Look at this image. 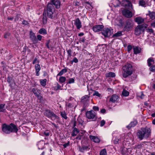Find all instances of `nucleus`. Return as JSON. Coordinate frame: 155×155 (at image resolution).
Listing matches in <instances>:
<instances>
[{
    "label": "nucleus",
    "instance_id": "nucleus-37",
    "mask_svg": "<svg viewBox=\"0 0 155 155\" xmlns=\"http://www.w3.org/2000/svg\"><path fill=\"white\" fill-rule=\"evenodd\" d=\"M47 81V80L45 79L41 80H40V82L41 85L42 86H45L46 85V82Z\"/></svg>",
    "mask_w": 155,
    "mask_h": 155
},
{
    "label": "nucleus",
    "instance_id": "nucleus-39",
    "mask_svg": "<svg viewBox=\"0 0 155 155\" xmlns=\"http://www.w3.org/2000/svg\"><path fill=\"white\" fill-rule=\"evenodd\" d=\"M106 150L105 149H104L101 150L100 152V155H107Z\"/></svg>",
    "mask_w": 155,
    "mask_h": 155
},
{
    "label": "nucleus",
    "instance_id": "nucleus-40",
    "mask_svg": "<svg viewBox=\"0 0 155 155\" xmlns=\"http://www.w3.org/2000/svg\"><path fill=\"white\" fill-rule=\"evenodd\" d=\"M5 110V104H0V112H4Z\"/></svg>",
    "mask_w": 155,
    "mask_h": 155
},
{
    "label": "nucleus",
    "instance_id": "nucleus-55",
    "mask_svg": "<svg viewBox=\"0 0 155 155\" xmlns=\"http://www.w3.org/2000/svg\"><path fill=\"white\" fill-rule=\"evenodd\" d=\"M70 142L68 141L67 143L64 144H63V146L64 148H66L69 145Z\"/></svg>",
    "mask_w": 155,
    "mask_h": 155
},
{
    "label": "nucleus",
    "instance_id": "nucleus-19",
    "mask_svg": "<svg viewBox=\"0 0 155 155\" xmlns=\"http://www.w3.org/2000/svg\"><path fill=\"white\" fill-rule=\"evenodd\" d=\"M137 124V120H135L131 121L130 123L126 126V127L128 129H130L132 127H134Z\"/></svg>",
    "mask_w": 155,
    "mask_h": 155
},
{
    "label": "nucleus",
    "instance_id": "nucleus-24",
    "mask_svg": "<svg viewBox=\"0 0 155 155\" xmlns=\"http://www.w3.org/2000/svg\"><path fill=\"white\" fill-rule=\"evenodd\" d=\"M135 21L138 24H140L144 22V19L141 17H138L135 18Z\"/></svg>",
    "mask_w": 155,
    "mask_h": 155
},
{
    "label": "nucleus",
    "instance_id": "nucleus-1",
    "mask_svg": "<svg viewBox=\"0 0 155 155\" xmlns=\"http://www.w3.org/2000/svg\"><path fill=\"white\" fill-rule=\"evenodd\" d=\"M151 133L150 129L146 127L139 130L137 133V136L138 139L141 140L144 138L148 137L150 135Z\"/></svg>",
    "mask_w": 155,
    "mask_h": 155
},
{
    "label": "nucleus",
    "instance_id": "nucleus-46",
    "mask_svg": "<svg viewBox=\"0 0 155 155\" xmlns=\"http://www.w3.org/2000/svg\"><path fill=\"white\" fill-rule=\"evenodd\" d=\"M150 70L151 71H155V66H152L150 68Z\"/></svg>",
    "mask_w": 155,
    "mask_h": 155
},
{
    "label": "nucleus",
    "instance_id": "nucleus-2",
    "mask_svg": "<svg viewBox=\"0 0 155 155\" xmlns=\"http://www.w3.org/2000/svg\"><path fill=\"white\" fill-rule=\"evenodd\" d=\"M2 130L4 133L9 134L11 133H17L18 129L14 124L11 123L9 125L4 124L2 126Z\"/></svg>",
    "mask_w": 155,
    "mask_h": 155
},
{
    "label": "nucleus",
    "instance_id": "nucleus-26",
    "mask_svg": "<svg viewBox=\"0 0 155 155\" xmlns=\"http://www.w3.org/2000/svg\"><path fill=\"white\" fill-rule=\"evenodd\" d=\"M51 42L50 40H48L45 43V46L49 49L52 50L53 48V46L50 44Z\"/></svg>",
    "mask_w": 155,
    "mask_h": 155
},
{
    "label": "nucleus",
    "instance_id": "nucleus-60",
    "mask_svg": "<svg viewBox=\"0 0 155 155\" xmlns=\"http://www.w3.org/2000/svg\"><path fill=\"white\" fill-rule=\"evenodd\" d=\"M22 23L23 24L25 25H28V22L25 20L23 21Z\"/></svg>",
    "mask_w": 155,
    "mask_h": 155
},
{
    "label": "nucleus",
    "instance_id": "nucleus-8",
    "mask_svg": "<svg viewBox=\"0 0 155 155\" xmlns=\"http://www.w3.org/2000/svg\"><path fill=\"white\" fill-rule=\"evenodd\" d=\"M113 30L108 28H104L101 31L102 34L105 37H110L113 33Z\"/></svg>",
    "mask_w": 155,
    "mask_h": 155
},
{
    "label": "nucleus",
    "instance_id": "nucleus-48",
    "mask_svg": "<svg viewBox=\"0 0 155 155\" xmlns=\"http://www.w3.org/2000/svg\"><path fill=\"white\" fill-rule=\"evenodd\" d=\"M20 17V15L19 14H17L15 16V18L14 21L15 22H17L18 21Z\"/></svg>",
    "mask_w": 155,
    "mask_h": 155
},
{
    "label": "nucleus",
    "instance_id": "nucleus-12",
    "mask_svg": "<svg viewBox=\"0 0 155 155\" xmlns=\"http://www.w3.org/2000/svg\"><path fill=\"white\" fill-rule=\"evenodd\" d=\"M86 116L89 119H93L96 116V113L92 110L86 112Z\"/></svg>",
    "mask_w": 155,
    "mask_h": 155
},
{
    "label": "nucleus",
    "instance_id": "nucleus-22",
    "mask_svg": "<svg viewBox=\"0 0 155 155\" xmlns=\"http://www.w3.org/2000/svg\"><path fill=\"white\" fill-rule=\"evenodd\" d=\"M148 16L151 20L154 19L155 18V13L154 12H151L150 11H148V14L147 15Z\"/></svg>",
    "mask_w": 155,
    "mask_h": 155
},
{
    "label": "nucleus",
    "instance_id": "nucleus-13",
    "mask_svg": "<svg viewBox=\"0 0 155 155\" xmlns=\"http://www.w3.org/2000/svg\"><path fill=\"white\" fill-rule=\"evenodd\" d=\"M123 15L128 18H131L132 16V12L128 10L124 9L122 11Z\"/></svg>",
    "mask_w": 155,
    "mask_h": 155
},
{
    "label": "nucleus",
    "instance_id": "nucleus-54",
    "mask_svg": "<svg viewBox=\"0 0 155 155\" xmlns=\"http://www.w3.org/2000/svg\"><path fill=\"white\" fill-rule=\"evenodd\" d=\"M42 36L40 35H38L37 36V38L38 39V40H39L40 41H41L42 38Z\"/></svg>",
    "mask_w": 155,
    "mask_h": 155
},
{
    "label": "nucleus",
    "instance_id": "nucleus-21",
    "mask_svg": "<svg viewBox=\"0 0 155 155\" xmlns=\"http://www.w3.org/2000/svg\"><path fill=\"white\" fill-rule=\"evenodd\" d=\"M89 138L91 140L96 143H98L100 141V139L97 137L94 136L90 135Z\"/></svg>",
    "mask_w": 155,
    "mask_h": 155
},
{
    "label": "nucleus",
    "instance_id": "nucleus-53",
    "mask_svg": "<svg viewBox=\"0 0 155 155\" xmlns=\"http://www.w3.org/2000/svg\"><path fill=\"white\" fill-rule=\"evenodd\" d=\"M132 46L131 45H128L127 46V50L128 52H130L132 49Z\"/></svg>",
    "mask_w": 155,
    "mask_h": 155
},
{
    "label": "nucleus",
    "instance_id": "nucleus-5",
    "mask_svg": "<svg viewBox=\"0 0 155 155\" xmlns=\"http://www.w3.org/2000/svg\"><path fill=\"white\" fill-rule=\"evenodd\" d=\"M147 25L146 24L138 25L135 28V34L137 36H139L141 33L143 32L145 29L147 28Z\"/></svg>",
    "mask_w": 155,
    "mask_h": 155
},
{
    "label": "nucleus",
    "instance_id": "nucleus-52",
    "mask_svg": "<svg viewBox=\"0 0 155 155\" xmlns=\"http://www.w3.org/2000/svg\"><path fill=\"white\" fill-rule=\"evenodd\" d=\"M72 121L73 122V128H74L76 126V122L75 119H74Z\"/></svg>",
    "mask_w": 155,
    "mask_h": 155
},
{
    "label": "nucleus",
    "instance_id": "nucleus-57",
    "mask_svg": "<svg viewBox=\"0 0 155 155\" xmlns=\"http://www.w3.org/2000/svg\"><path fill=\"white\" fill-rule=\"evenodd\" d=\"M147 31L148 32H150L151 33H153V29L151 28L148 29H147Z\"/></svg>",
    "mask_w": 155,
    "mask_h": 155
},
{
    "label": "nucleus",
    "instance_id": "nucleus-61",
    "mask_svg": "<svg viewBox=\"0 0 155 155\" xmlns=\"http://www.w3.org/2000/svg\"><path fill=\"white\" fill-rule=\"evenodd\" d=\"M85 41V39L84 38H82L80 39V42H84Z\"/></svg>",
    "mask_w": 155,
    "mask_h": 155
},
{
    "label": "nucleus",
    "instance_id": "nucleus-47",
    "mask_svg": "<svg viewBox=\"0 0 155 155\" xmlns=\"http://www.w3.org/2000/svg\"><path fill=\"white\" fill-rule=\"evenodd\" d=\"M119 141V139L118 138L116 137L114 140V144H117L118 143Z\"/></svg>",
    "mask_w": 155,
    "mask_h": 155
},
{
    "label": "nucleus",
    "instance_id": "nucleus-42",
    "mask_svg": "<svg viewBox=\"0 0 155 155\" xmlns=\"http://www.w3.org/2000/svg\"><path fill=\"white\" fill-rule=\"evenodd\" d=\"M42 21L43 23L44 24H46L47 22V16L43 15V17L42 18Z\"/></svg>",
    "mask_w": 155,
    "mask_h": 155
},
{
    "label": "nucleus",
    "instance_id": "nucleus-7",
    "mask_svg": "<svg viewBox=\"0 0 155 155\" xmlns=\"http://www.w3.org/2000/svg\"><path fill=\"white\" fill-rule=\"evenodd\" d=\"M134 27V22L130 19H128L126 21L123 28L124 31H129L133 29Z\"/></svg>",
    "mask_w": 155,
    "mask_h": 155
},
{
    "label": "nucleus",
    "instance_id": "nucleus-64",
    "mask_svg": "<svg viewBox=\"0 0 155 155\" xmlns=\"http://www.w3.org/2000/svg\"><path fill=\"white\" fill-rule=\"evenodd\" d=\"M37 61V58H35L34 60L33 61V64H35V63Z\"/></svg>",
    "mask_w": 155,
    "mask_h": 155
},
{
    "label": "nucleus",
    "instance_id": "nucleus-59",
    "mask_svg": "<svg viewBox=\"0 0 155 155\" xmlns=\"http://www.w3.org/2000/svg\"><path fill=\"white\" fill-rule=\"evenodd\" d=\"M82 136L80 135H78L76 137V139L78 140H80L81 139Z\"/></svg>",
    "mask_w": 155,
    "mask_h": 155
},
{
    "label": "nucleus",
    "instance_id": "nucleus-9",
    "mask_svg": "<svg viewBox=\"0 0 155 155\" xmlns=\"http://www.w3.org/2000/svg\"><path fill=\"white\" fill-rule=\"evenodd\" d=\"M89 97L90 96L87 95H85L81 98V102L85 107L88 106L89 105Z\"/></svg>",
    "mask_w": 155,
    "mask_h": 155
},
{
    "label": "nucleus",
    "instance_id": "nucleus-38",
    "mask_svg": "<svg viewBox=\"0 0 155 155\" xmlns=\"http://www.w3.org/2000/svg\"><path fill=\"white\" fill-rule=\"evenodd\" d=\"M61 115L62 117L65 119H67V117L66 116V114L64 111H62L60 112Z\"/></svg>",
    "mask_w": 155,
    "mask_h": 155
},
{
    "label": "nucleus",
    "instance_id": "nucleus-27",
    "mask_svg": "<svg viewBox=\"0 0 155 155\" xmlns=\"http://www.w3.org/2000/svg\"><path fill=\"white\" fill-rule=\"evenodd\" d=\"M7 80L9 84V86L11 87L12 84L14 82L13 78L12 77L8 76L7 78Z\"/></svg>",
    "mask_w": 155,
    "mask_h": 155
},
{
    "label": "nucleus",
    "instance_id": "nucleus-14",
    "mask_svg": "<svg viewBox=\"0 0 155 155\" xmlns=\"http://www.w3.org/2000/svg\"><path fill=\"white\" fill-rule=\"evenodd\" d=\"M74 24L76 26L77 29H79L81 27V22L79 18H77L75 20H74Z\"/></svg>",
    "mask_w": 155,
    "mask_h": 155
},
{
    "label": "nucleus",
    "instance_id": "nucleus-4",
    "mask_svg": "<svg viewBox=\"0 0 155 155\" xmlns=\"http://www.w3.org/2000/svg\"><path fill=\"white\" fill-rule=\"evenodd\" d=\"M123 76L126 78L131 75L132 73V67L130 64H127L123 67Z\"/></svg>",
    "mask_w": 155,
    "mask_h": 155
},
{
    "label": "nucleus",
    "instance_id": "nucleus-56",
    "mask_svg": "<svg viewBox=\"0 0 155 155\" xmlns=\"http://www.w3.org/2000/svg\"><path fill=\"white\" fill-rule=\"evenodd\" d=\"M93 109L95 111H98L99 110V107L96 106H94Z\"/></svg>",
    "mask_w": 155,
    "mask_h": 155
},
{
    "label": "nucleus",
    "instance_id": "nucleus-23",
    "mask_svg": "<svg viewBox=\"0 0 155 155\" xmlns=\"http://www.w3.org/2000/svg\"><path fill=\"white\" fill-rule=\"evenodd\" d=\"M32 91L36 97L38 98L40 97V93L38 89L33 88L32 89Z\"/></svg>",
    "mask_w": 155,
    "mask_h": 155
},
{
    "label": "nucleus",
    "instance_id": "nucleus-41",
    "mask_svg": "<svg viewBox=\"0 0 155 155\" xmlns=\"http://www.w3.org/2000/svg\"><path fill=\"white\" fill-rule=\"evenodd\" d=\"M122 35V34L121 32L120 31H119L117 32V33H115V34H114V35L113 36L116 37H119V36H121Z\"/></svg>",
    "mask_w": 155,
    "mask_h": 155
},
{
    "label": "nucleus",
    "instance_id": "nucleus-43",
    "mask_svg": "<svg viewBox=\"0 0 155 155\" xmlns=\"http://www.w3.org/2000/svg\"><path fill=\"white\" fill-rule=\"evenodd\" d=\"M94 92L93 94V95L94 96H96L99 97H100L101 95L99 93V92L98 91H94Z\"/></svg>",
    "mask_w": 155,
    "mask_h": 155
},
{
    "label": "nucleus",
    "instance_id": "nucleus-63",
    "mask_svg": "<svg viewBox=\"0 0 155 155\" xmlns=\"http://www.w3.org/2000/svg\"><path fill=\"white\" fill-rule=\"evenodd\" d=\"M82 147H83V149L84 150H87L88 148V147H87V146H83Z\"/></svg>",
    "mask_w": 155,
    "mask_h": 155
},
{
    "label": "nucleus",
    "instance_id": "nucleus-10",
    "mask_svg": "<svg viewBox=\"0 0 155 155\" xmlns=\"http://www.w3.org/2000/svg\"><path fill=\"white\" fill-rule=\"evenodd\" d=\"M121 6L125 7L130 10L133 9L132 5L130 1L127 0H122Z\"/></svg>",
    "mask_w": 155,
    "mask_h": 155
},
{
    "label": "nucleus",
    "instance_id": "nucleus-25",
    "mask_svg": "<svg viewBox=\"0 0 155 155\" xmlns=\"http://www.w3.org/2000/svg\"><path fill=\"white\" fill-rule=\"evenodd\" d=\"M134 52L135 54H137L141 52V48L137 46L134 47L133 48Z\"/></svg>",
    "mask_w": 155,
    "mask_h": 155
},
{
    "label": "nucleus",
    "instance_id": "nucleus-49",
    "mask_svg": "<svg viewBox=\"0 0 155 155\" xmlns=\"http://www.w3.org/2000/svg\"><path fill=\"white\" fill-rule=\"evenodd\" d=\"M68 55L71 57V52L72 51L71 49H69L67 51Z\"/></svg>",
    "mask_w": 155,
    "mask_h": 155
},
{
    "label": "nucleus",
    "instance_id": "nucleus-35",
    "mask_svg": "<svg viewBox=\"0 0 155 155\" xmlns=\"http://www.w3.org/2000/svg\"><path fill=\"white\" fill-rule=\"evenodd\" d=\"M66 79L65 77L61 76L59 78V82L61 83H64Z\"/></svg>",
    "mask_w": 155,
    "mask_h": 155
},
{
    "label": "nucleus",
    "instance_id": "nucleus-16",
    "mask_svg": "<svg viewBox=\"0 0 155 155\" xmlns=\"http://www.w3.org/2000/svg\"><path fill=\"white\" fill-rule=\"evenodd\" d=\"M103 28L102 25H96L93 27V30L95 32H98L101 31Z\"/></svg>",
    "mask_w": 155,
    "mask_h": 155
},
{
    "label": "nucleus",
    "instance_id": "nucleus-51",
    "mask_svg": "<svg viewBox=\"0 0 155 155\" xmlns=\"http://www.w3.org/2000/svg\"><path fill=\"white\" fill-rule=\"evenodd\" d=\"M78 62V60L77 59V58L76 57L74 58H73V60H72L71 61V62L72 63H73V62H75V63H77Z\"/></svg>",
    "mask_w": 155,
    "mask_h": 155
},
{
    "label": "nucleus",
    "instance_id": "nucleus-62",
    "mask_svg": "<svg viewBox=\"0 0 155 155\" xmlns=\"http://www.w3.org/2000/svg\"><path fill=\"white\" fill-rule=\"evenodd\" d=\"M101 112L102 114H104L106 112V110L104 109H102L101 110Z\"/></svg>",
    "mask_w": 155,
    "mask_h": 155
},
{
    "label": "nucleus",
    "instance_id": "nucleus-31",
    "mask_svg": "<svg viewBox=\"0 0 155 155\" xmlns=\"http://www.w3.org/2000/svg\"><path fill=\"white\" fill-rule=\"evenodd\" d=\"M154 60L153 58H150L147 60V63L149 66H150L154 63Z\"/></svg>",
    "mask_w": 155,
    "mask_h": 155
},
{
    "label": "nucleus",
    "instance_id": "nucleus-29",
    "mask_svg": "<svg viewBox=\"0 0 155 155\" xmlns=\"http://www.w3.org/2000/svg\"><path fill=\"white\" fill-rule=\"evenodd\" d=\"M115 73L113 72H110L105 74V76L107 78H114L115 77Z\"/></svg>",
    "mask_w": 155,
    "mask_h": 155
},
{
    "label": "nucleus",
    "instance_id": "nucleus-45",
    "mask_svg": "<svg viewBox=\"0 0 155 155\" xmlns=\"http://www.w3.org/2000/svg\"><path fill=\"white\" fill-rule=\"evenodd\" d=\"M74 80L73 78H70L69 80L68 83L69 84H71V83H74Z\"/></svg>",
    "mask_w": 155,
    "mask_h": 155
},
{
    "label": "nucleus",
    "instance_id": "nucleus-6",
    "mask_svg": "<svg viewBox=\"0 0 155 155\" xmlns=\"http://www.w3.org/2000/svg\"><path fill=\"white\" fill-rule=\"evenodd\" d=\"M44 114L46 117L52 120H55L56 119H59V117L50 110L46 109L45 110Z\"/></svg>",
    "mask_w": 155,
    "mask_h": 155
},
{
    "label": "nucleus",
    "instance_id": "nucleus-50",
    "mask_svg": "<svg viewBox=\"0 0 155 155\" xmlns=\"http://www.w3.org/2000/svg\"><path fill=\"white\" fill-rule=\"evenodd\" d=\"M105 123L104 120H102L101 121L100 126L101 127L103 126Z\"/></svg>",
    "mask_w": 155,
    "mask_h": 155
},
{
    "label": "nucleus",
    "instance_id": "nucleus-11",
    "mask_svg": "<svg viewBox=\"0 0 155 155\" xmlns=\"http://www.w3.org/2000/svg\"><path fill=\"white\" fill-rule=\"evenodd\" d=\"M114 22L116 25L120 27H122L124 24L122 17L119 16L117 17L115 20Z\"/></svg>",
    "mask_w": 155,
    "mask_h": 155
},
{
    "label": "nucleus",
    "instance_id": "nucleus-34",
    "mask_svg": "<svg viewBox=\"0 0 155 155\" xmlns=\"http://www.w3.org/2000/svg\"><path fill=\"white\" fill-rule=\"evenodd\" d=\"M139 5L141 6L144 7H146V3L143 0H139Z\"/></svg>",
    "mask_w": 155,
    "mask_h": 155
},
{
    "label": "nucleus",
    "instance_id": "nucleus-44",
    "mask_svg": "<svg viewBox=\"0 0 155 155\" xmlns=\"http://www.w3.org/2000/svg\"><path fill=\"white\" fill-rule=\"evenodd\" d=\"M61 87V86L58 83L57 84V86L54 87V89L56 91H58L60 89Z\"/></svg>",
    "mask_w": 155,
    "mask_h": 155
},
{
    "label": "nucleus",
    "instance_id": "nucleus-32",
    "mask_svg": "<svg viewBox=\"0 0 155 155\" xmlns=\"http://www.w3.org/2000/svg\"><path fill=\"white\" fill-rule=\"evenodd\" d=\"M67 71V70L66 68H64L59 72V73L57 75V77L58 76H61L64 74L66 73Z\"/></svg>",
    "mask_w": 155,
    "mask_h": 155
},
{
    "label": "nucleus",
    "instance_id": "nucleus-30",
    "mask_svg": "<svg viewBox=\"0 0 155 155\" xmlns=\"http://www.w3.org/2000/svg\"><path fill=\"white\" fill-rule=\"evenodd\" d=\"M79 130L76 127L74 128L73 132L71 134V136L73 137L76 136L77 134L79 133Z\"/></svg>",
    "mask_w": 155,
    "mask_h": 155
},
{
    "label": "nucleus",
    "instance_id": "nucleus-58",
    "mask_svg": "<svg viewBox=\"0 0 155 155\" xmlns=\"http://www.w3.org/2000/svg\"><path fill=\"white\" fill-rule=\"evenodd\" d=\"M141 95L140 96H139V97L141 99H143L144 97V95L143 94V93L142 92H141Z\"/></svg>",
    "mask_w": 155,
    "mask_h": 155
},
{
    "label": "nucleus",
    "instance_id": "nucleus-3",
    "mask_svg": "<svg viewBox=\"0 0 155 155\" xmlns=\"http://www.w3.org/2000/svg\"><path fill=\"white\" fill-rule=\"evenodd\" d=\"M55 9L51 3H48L47 5L46 9L44 10L43 15H45L47 14V16L49 18L51 19L54 18L55 17V14L54 13Z\"/></svg>",
    "mask_w": 155,
    "mask_h": 155
},
{
    "label": "nucleus",
    "instance_id": "nucleus-17",
    "mask_svg": "<svg viewBox=\"0 0 155 155\" xmlns=\"http://www.w3.org/2000/svg\"><path fill=\"white\" fill-rule=\"evenodd\" d=\"M51 3L52 5H54L56 8H59L60 6V0H51Z\"/></svg>",
    "mask_w": 155,
    "mask_h": 155
},
{
    "label": "nucleus",
    "instance_id": "nucleus-36",
    "mask_svg": "<svg viewBox=\"0 0 155 155\" xmlns=\"http://www.w3.org/2000/svg\"><path fill=\"white\" fill-rule=\"evenodd\" d=\"M129 94V93L128 91L125 89H124L122 92V94L124 96L127 97L128 96Z\"/></svg>",
    "mask_w": 155,
    "mask_h": 155
},
{
    "label": "nucleus",
    "instance_id": "nucleus-33",
    "mask_svg": "<svg viewBox=\"0 0 155 155\" xmlns=\"http://www.w3.org/2000/svg\"><path fill=\"white\" fill-rule=\"evenodd\" d=\"M38 32L41 34H42L43 35H46L47 33V31L44 28H42L40 29L39 31Z\"/></svg>",
    "mask_w": 155,
    "mask_h": 155
},
{
    "label": "nucleus",
    "instance_id": "nucleus-28",
    "mask_svg": "<svg viewBox=\"0 0 155 155\" xmlns=\"http://www.w3.org/2000/svg\"><path fill=\"white\" fill-rule=\"evenodd\" d=\"M35 71L36 72V75L37 76L39 75V72L41 69L40 65L39 64H36L35 65Z\"/></svg>",
    "mask_w": 155,
    "mask_h": 155
},
{
    "label": "nucleus",
    "instance_id": "nucleus-20",
    "mask_svg": "<svg viewBox=\"0 0 155 155\" xmlns=\"http://www.w3.org/2000/svg\"><path fill=\"white\" fill-rule=\"evenodd\" d=\"M45 144L44 141L43 140H41L38 142L37 145L38 146L39 149H42L44 148V147Z\"/></svg>",
    "mask_w": 155,
    "mask_h": 155
},
{
    "label": "nucleus",
    "instance_id": "nucleus-15",
    "mask_svg": "<svg viewBox=\"0 0 155 155\" xmlns=\"http://www.w3.org/2000/svg\"><path fill=\"white\" fill-rule=\"evenodd\" d=\"M30 38L33 43H35L38 42V40L37 39L35 33L33 32L32 31H30Z\"/></svg>",
    "mask_w": 155,
    "mask_h": 155
},
{
    "label": "nucleus",
    "instance_id": "nucleus-18",
    "mask_svg": "<svg viewBox=\"0 0 155 155\" xmlns=\"http://www.w3.org/2000/svg\"><path fill=\"white\" fill-rule=\"evenodd\" d=\"M119 96L115 94H113L110 98V101L113 103L117 102L118 101Z\"/></svg>",
    "mask_w": 155,
    "mask_h": 155
}]
</instances>
